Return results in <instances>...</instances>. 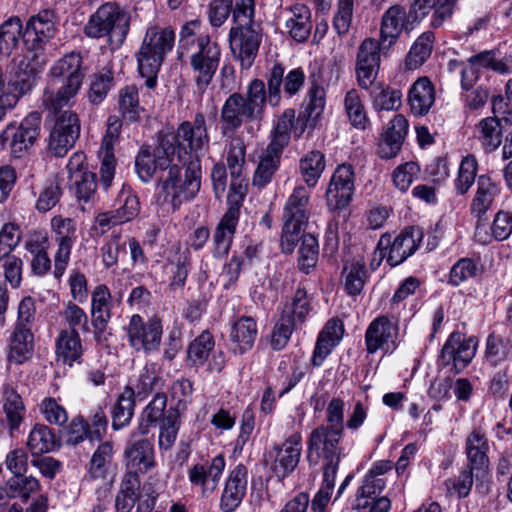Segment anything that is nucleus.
<instances>
[{
  "mask_svg": "<svg viewBox=\"0 0 512 512\" xmlns=\"http://www.w3.org/2000/svg\"><path fill=\"white\" fill-rule=\"evenodd\" d=\"M198 19L186 22L180 30L178 54L189 55V67L197 90L204 93L211 84L221 61V47L208 33H201Z\"/></svg>",
  "mask_w": 512,
  "mask_h": 512,
  "instance_id": "1",
  "label": "nucleus"
},
{
  "mask_svg": "<svg viewBox=\"0 0 512 512\" xmlns=\"http://www.w3.org/2000/svg\"><path fill=\"white\" fill-rule=\"evenodd\" d=\"M285 69L280 63H274L263 80L252 79L243 95V100L259 120L264 117L265 107H278L283 100H289L303 87L305 73L301 68L290 70L284 75Z\"/></svg>",
  "mask_w": 512,
  "mask_h": 512,
  "instance_id": "2",
  "label": "nucleus"
},
{
  "mask_svg": "<svg viewBox=\"0 0 512 512\" xmlns=\"http://www.w3.org/2000/svg\"><path fill=\"white\" fill-rule=\"evenodd\" d=\"M49 80L42 102L51 114H58L70 104L83 83L85 69L80 53L71 52L57 60L50 68Z\"/></svg>",
  "mask_w": 512,
  "mask_h": 512,
  "instance_id": "3",
  "label": "nucleus"
},
{
  "mask_svg": "<svg viewBox=\"0 0 512 512\" xmlns=\"http://www.w3.org/2000/svg\"><path fill=\"white\" fill-rule=\"evenodd\" d=\"M181 165H169L166 172L159 177L158 195L163 203L177 211L185 202L193 200L201 188V161L196 154H179Z\"/></svg>",
  "mask_w": 512,
  "mask_h": 512,
  "instance_id": "4",
  "label": "nucleus"
},
{
  "mask_svg": "<svg viewBox=\"0 0 512 512\" xmlns=\"http://www.w3.org/2000/svg\"><path fill=\"white\" fill-rule=\"evenodd\" d=\"M175 31L170 26L152 25L147 28L135 57L138 71L145 78V86L153 89L157 85L160 68L175 44Z\"/></svg>",
  "mask_w": 512,
  "mask_h": 512,
  "instance_id": "5",
  "label": "nucleus"
},
{
  "mask_svg": "<svg viewBox=\"0 0 512 512\" xmlns=\"http://www.w3.org/2000/svg\"><path fill=\"white\" fill-rule=\"evenodd\" d=\"M254 18L251 11L233 10L234 26L229 31V46L233 58L245 70L253 65L263 37L262 26Z\"/></svg>",
  "mask_w": 512,
  "mask_h": 512,
  "instance_id": "6",
  "label": "nucleus"
},
{
  "mask_svg": "<svg viewBox=\"0 0 512 512\" xmlns=\"http://www.w3.org/2000/svg\"><path fill=\"white\" fill-rule=\"evenodd\" d=\"M130 26L129 14L115 2L101 5L85 25L84 32L90 38L106 37L110 44H123Z\"/></svg>",
  "mask_w": 512,
  "mask_h": 512,
  "instance_id": "7",
  "label": "nucleus"
},
{
  "mask_svg": "<svg viewBox=\"0 0 512 512\" xmlns=\"http://www.w3.org/2000/svg\"><path fill=\"white\" fill-rule=\"evenodd\" d=\"M310 191L303 185L294 188L283 209L281 246L291 252L300 239L309 219Z\"/></svg>",
  "mask_w": 512,
  "mask_h": 512,
  "instance_id": "8",
  "label": "nucleus"
},
{
  "mask_svg": "<svg viewBox=\"0 0 512 512\" xmlns=\"http://www.w3.org/2000/svg\"><path fill=\"white\" fill-rule=\"evenodd\" d=\"M423 237L424 232L421 227L409 226L403 229L393 241L390 234L384 233L378 241L377 249L380 256L385 257L387 263L395 267L416 252Z\"/></svg>",
  "mask_w": 512,
  "mask_h": 512,
  "instance_id": "9",
  "label": "nucleus"
},
{
  "mask_svg": "<svg viewBox=\"0 0 512 512\" xmlns=\"http://www.w3.org/2000/svg\"><path fill=\"white\" fill-rule=\"evenodd\" d=\"M41 114L37 111L29 113L19 126L9 124L0 134V147L19 158L31 147L39 136Z\"/></svg>",
  "mask_w": 512,
  "mask_h": 512,
  "instance_id": "10",
  "label": "nucleus"
},
{
  "mask_svg": "<svg viewBox=\"0 0 512 512\" xmlns=\"http://www.w3.org/2000/svg\"><path fill=\"white\" fill-rule=\"evenodd\" d=\"M126 331L128 343L136 352L150 354L159 350L163 334L160 318L154 316L144 321L143 317L134 314Z\"/></svg>",
  "mask_w": 512,
  "mask_h": 512,
  "instance_id": "11",
  "label": "nucleus"
},
{
  "mask_svg": "<svg viewBox=\"0 0 512 512\" xmlns=\"http://www.w3.org/2000/svg\"><path fill=\"white\" fill-rule=\"evenodd\" d=\"M302 453V436L292 433L281 443H275L266 453V462L279 479L288 477L298 466Z\"/></svg>",
  "mask_w": 512,
  "mask_h": 512,
  "instance_id": "12",
  "label": "nucleus"
},
{
  "mask_svg": "<svg viewBox=\"0 0 512 512\" xmlns=\"http://www.w3.org/2000/svg\"><path fill=\"white\" fill-rule=\"evenodd\" d=\"M237 194L238 193H229V207L220 219L213 233L212 253L216 258L225 257L229 253L233 242V238L239 222L242 206L241 201L243 197L242 192H239V196Z\"/></svg>",
  "mask_w": 512,
  "mask_h": 512,
  "instance_id": "13",
  "label": "nucleus"
},
{
  "mask_svg": "<svg viewBox=\"0 0 512 512\" xmlns=\"http://www.w3.org/2000/svg\"><path fill=\"white\" fill-rule=\"evenodd\" d=\"M51 227L55 233V242L57 249L54 253L53 275L60 279L70 262L72 248L77 240L76 222L71 218L54 216L51 219Z\"/></svg>",
  "mask_w": 512,
  "mask_h": 512,
  "instance_id": "14",
  "label": "nucleus"
},
{
  "mask_svg": "<svg viewBox=\"0 0 512 512\" xmlns=\"http://www.w3.org/2000/svg\"><path fill=\"white\" fill-rule=\"evenodd\" d=\"M225 466L226 461L222 454L209 461L194 464L188 470L191 487L203 498L210 497L217 490Z\"/></svg>",
  "mask_w": 512,
  "mask_h": 512,
  "instance_id": "15",
  "label": "nucleus"
},
{
  "mask_svg": "<svg viewBox=\"0 0 512 512\" xmlns=\"http://www.w3.org/2000/svg\"><path fill=\"white\" fill-rule=\"evenodd\" d=\"M382 44L374 38L364 39L358 47L356 56V79L362 89H370L378 75L381 62Z\"/></svg>",
  "mask_w": 512,
  "mask_h": 512,
  "instance_id": "16",
  "label": "nucleus"
},
{
  "mask_svg": "<svg viewBox=\"0 0 512 512\" xmlns=\"http://www.w3.org/2000/svg\"><path fill=\"white\" fill-rule=\"evenodd\" d=\"M80 135V121L78 115L66 110L60 113L51 130L49 149L57 157H63L71 149Z\"/></svg>",
  "mask_w": 512,
  "mask_h": 512,
  "instance_id": "17",
  "label": "nucleus"
},
{
  "mask_svg": "<svg viewBox=\"0 0 512 512\" xmlns=\"http://www.w3.org/2000/svg\"><path fill=\"white\" fill-rule=\"evenodd\" d=\"M343 435L342 431L322 425L313 429L307 441L308 459L312 461L314 454L315 462L320 457L324 460L341 459L343 449L340 443Z\"/></svg>",
  "mask_w": 512,
  "mask_h": 512,
  "instance_id": "18",
  "label": "nucleus"
},
{
  "mask_svg": "<svg viewBox=\"0 0 512 512\" xmlns=\"http://www.w3.org/2000/svg\"><path fill=\"white\" fill-rule=\"evenodd\" d=\"M398 326L386 316H378L367 327L365 345L369 354L389 353L397 348Z\"/></svg>",
  "mask_w": 512,
  "mask_h": 512,
  "instance_id": "19",
  "label": "nucleus"
},
{
  "mask_svg": "<svg viewBox=\"0 0 512 512\" xmlns=\"http://www.w3.org/2000/svg\"><path fill=\"white\" fill-rule=\"evenodd\" d=\"M405 7L399 4L390 6L381 17L379 39L383 49L393 46L402 32H410L415 28Z\"/></svg>",
  "mask_w": 512,
  "mask_h": 512,
  "instance_id": "20",
  "label": "nucleus"
},
{
  "mask_svg": "<svg viewBox=\"0 0 512 512\" xmlns=\"http://www.w3.org/2000/svg\"><path fill=\"white\" fill-rule=\"evenodd\" d=\"M354 171L351 165H339L334 171L326 190L327 206L330 210L347 207L354 193Z\"/></svg>",
  "mask_w": 512,
  "mask_h": 512,
  "instance_id": "21",
  "label": "nucleus"
},
{
  "mask_svg": "<svg viewBox=\"0 0 512 512\" xmlns=\"http://www.w3.org/2000/svg\"><path fill=\"white\" fill-rule=\"evenodd\" d=\"M476 344L459 332L452 333L445 342L440 355L444 366H452L454 373H460L474 358Z\"/></svg>",
  "mask_w": 512,
  "mask_h": 512,
  "instance_id": "22",
  "label": "nucleus"
},
{
  "mask_svg": "<svg viewBox=\"0 0 512 512\" xmlns=\"http://www.w3.org/2000/svg\"><path fill=\"white\" fill-rule=\"evenodd\" d=\"M178 154H195L206 149L209 145V135L206 120L202 113H197L192 122L185 121L177 129Z\"/></svg>",
  "mask_w": 512,
  "mask_h": 512,
  "instance_id": "23",
  "label": "nucleus"
},
{
  "mask_svg": "<svg viewBox=\"0 0 512 512\" xmlns=\"http://www.w3.org/2000/svg\"><path fill=\"white\" fill-rule=\"evenodd\" d=\"M259 120L253 111L243 100V94L232 93L224 102L221 113V134L223 136L234 135L245 121Z\"/></svg>",
  "mask_w": 512,
  "mask_h": 512,
  "instance_id": "24",
  "label": "nucleus"
},
{
  "mask_svg": "<svg viewBox=\"0 0 512 512\" xmlns=\"http://www.w3.org/2000/svg\"><path fill=\"white\" fill-rule=\"evenodd\" d=\"M248 484L247 468L243 464L235 466L228 474L220 497L222 512H234L242 503Z\"/></svg>",
  "mask_w": 512,
  "mask_h": 512,
  "instance_id": "25",
  "label": "nucleus"
},
{
  "mask_svg": "<svg viewBox=\"0 0 512 512\" xmlns=\"http://www.w3.org/2000/svg\"><path fill=\"white\" fill-rule=\"evenodd\" d=\"M112 296L109 288L100 284L91 295V316L94 329V339L97 343L106 340L105 332L111 319Z\"/></svg>",
  "mask_w": 512,
  "mask_h": 512,
  "instance_id": "26",
  "label": "nucleus"
},
{
  "mask_svg": "<svg viewBox=\"0 0 512 512\" xmlns=\"http://www.w3.org/2000/svg\"><path fill=\"white\" fill-rule=\"evenodd\" d=\"M55 32L53 11L43 10L28 20L23 40L28 49L38 50L54 36Z\"/></svg>",
  "mask_w": 512,
  "mask_h": 512,
  "instance_id": "27",
  "label": "nucleus"
},
{
  "mask_svg": "<svg viewBox=\"0 0 512 512\" xmlns=\"http://www.w3.org/2000/svg\"><path fill=\"white\" fill-rule=\"evenodd\" d=\"M126 472L145 474L156 465L153 443L146 438L129 441L124 449Z\"/></svg>",
  "mask_w": 512,
  "mask_h": 512,
  "instance_id": "28",
  "label": "nucleus"
},
{
  "mask_svg": "<svg viewBox=\"0 0 512 512\" xmlns=\"http://www.w3.org/2000/svg\"><path fill=\"white\" fill-rule=\"evenodd\" d=\"M7 359L11 363L23 364L32 358L34 352V333L30 328L12 325L7 339Z\"/></svg>",
  "mask_w": 512,
  "mask_h": 512,
  "instance_id": "29",
  "label": "nucleus"
},
{
  "mask_svg": "<svg viewBox=\"0 0 512 512\" xmlns=\"http://www.w3.org/2000/svg\"><path fill=\"white\" fill-rule=\"evenodd\" d=\"M285 29L296 42L303 43L312 30L311 12L304 4H295L284 10Z\"/></svg>",
  "mask_w": 512,
  "mask_h": 512,
  "instance_id": "30",
  "label": "nucleus"
},
{
  "mask_svg": "<svg viewBox=\"0 0 512 512\" xmlns=\"http://www.w3.org/2000/svg\"><path fill=\"white\" fill-rule=\"evenodd\" d=\"M84 353L80 333L59 331L55 339V355L58 362L72 367L80 364Z\"/></svg>",
  "mask_w": 512,
  "mask_h": 512,
  "instance_id": "31",
  "label": "nucleus"
},
{
  "mask_svg": "<svg viewBox=\"0 0 512 512\" xmlns=\"http://www.w3.org/2000/svg\"><path fill=\"white\" fill-rule=\"evenodd\" d=\"M3 411L7 422V427L11 436L19 432L20 426L24 420L26 408L22 397L11 386L4 385L2 388Z\"/></svg>",
  "mask_w": 512,
  "mask_h": 512,
  "instance_id": "32",
  "label": "nucleus"
},
{
  "mask_svg": "<svg viewBox=\"0 0 512 512\" xmlns=\"http://www.w3.org/2000/svg\"><path fill=\"white\" fill-rule=\"evenodd\" d=\"M500 194V188L487 175H480L477 179V189L470 205L472 215L481 218L492 207Z\"/></svg>",
  "mask_w": 512,
  "mask_h": 512,
  "instance_id": "33",
  "label": "nucleus"
},
{
  "mask_svg": "<svg viewBox=\"0 0 512 512\" xmlns=\"http://www.w3.org/2000/svg\"><path fill=\"white\" fill-rule=\"evenodd\" d=\"M408 101L415 116L426 115L435 101V90L427 77L419 78L410 88Z\"/></svg>",
  "mask_w": 512,
  "mask_h": 512,
  "instance_id": "34",
  "label": "nucleus"
},
{
  "mask_svg": "<svg viewBox=\"0 0 512 512\" xmlns=\"http://www.w3.org/2000/svg\"><path fill=\"white\" fill-rule=\"evenodd\" d=\"M489 451L488 439L480 428H474L465 441V452L469 461L468 465L480 470L489 462L487 453Z\"/></svg>",
  "mask_w": 512,
  "mask_h": 512,
  "instance_id": "35",
  "label": "nucleus"
},
{
  "mask_svg": "<svg viewBox=\"0 0 512 512\" xmlns=\"http://www.w3.org/2000/svg\"><path fill=\"white\" fill-rule=\"evenodd\" d=\"M256 337L257 324L252 317L243 316L232 325L230 339L234 352L242 354L251 349Z\"/></svg>",
  "mask_w": 512,
  "mask_h": 512,
  "instance_id": "36",
  "label": "nucleus"
},
{
  "mask_svg": "<svg viewBox=\"0 0 512 512\" xmlns=\"http://www.w3.org/2000/svg\"><path fill=\"white\" fill-rule=\"evenodd\" d=\"M283 150L268 144L260 155L259 164L253 176V184L259 188L266 186L279 168Z\"/></svg>",
  "mask_w": 512,
  "mask_h": 512,
  "instance_id": "37",
  "label": "nucleus"
},
{
  "mask_svg": "<svg viewBox=\"0 0 512 512\" xmlns=\"http://www.w3.org/2000/svg\"><path fill=\"white\" fill-rule=\"evenodd\" d=\"M475 136L486 152L495 151L502 142L503 125L497 116L486 117L476 125Z\"/></svg>",
  "mask_w": 512,
  "mask_h": 512,
  "instance_id": "38",
  "label": "nucleus"
},
{
  "mask_svg": "<svg viewBox=\"0 0 512 512\" xmlns=\"http://www.w3.org/2000/svg\"><path fill=\"white\" fill-rule=\"evenodd\" d=\"M114 445L110 441L102 442L93 452L88 468V475L92 479H106L113 467Z\"/></svg>",
  "mask_w": 512,
  "mask_h": 512,
  "instance_id": "39",
  "label": "nucleus"
},
{
  "mask_svg": "<svg viewBox=\"0 0 512 512\" xmlns=\"http://www.w3.org/2000/svg\"><path fill=\"white\" fill-rule=\"evenodd\" d=\"M298 121L299 119L295 117V110L286 109L278 118L269 145L284 150L290 141L292 132L295 134V137H300L304 131V127H301L300 130L297 131L295 123Z\"/></svg>",
  "mask_w": 512,
  "mask_h": 512,
  "instance_id": "40",
  "label": "nucleus"
},
{
  "mask_svg": "<svg viewBox=\"0 0 512 512\" xmlns=\"http://www.w3.org/2000/svg\"><path fill=\"white\" fill-rule=\"evenodd\" d=\"M166 157H157L150 146H143L135 159V170L141 181L149 182L157 169L166 171L168 168Z\"/></svg>",
  "mask_w": 512,
  "mask_h": 512,
  "instance_id": "41",
  "label": "nucleus"
},
{
  "mask_svg": "<svg viewBox=\"0 0 512 512\" xmlns=\"http://www.w3.org/2000/svg\"><path fill=\"white\" fill-rule=\"evenodd\" d=\"M140 478L134 472H126L121 480L120 489L115 498L117 512H131L138 497Z\"/></svg>",
  "mask_w": 512,
  "mask_h": 512,
  "instance_id": "42",
  "label": "nucleus"
},
{
  "mask_svg": "<svg viewBox=\"0 0 512 512\" xmlns=\"http://www.w3.org/2000/svg\"><path fill=\"white\" fill-rule=\"evenodd\" d=\"M310 311L311 304L306 290L298 288L291 301L284 305L281 316L284 321L291 322L299 327L305 322Z\"/></svg>",
  "mask_w": 512,
  "mask_h": 512,
  "instance_id": "43",
  "label": "nucleus"
},
{
  "mask_svg": "<svg viewBox=\"0 0 512 512\" xmlns=\"http://www.w3.org/2000/svg\"><path fill=\"white\" fill-rule=\"evenodd\" d=\"M118 111L126 122H137L144 109L140 106L139 91L135 85H127L118 92Z\"/></svg>",
  "mask_w": 512,
  "mask_h": 512,
  "instance_id": "44",
  "label": "nucleus"
},
{
  "mask_svg": "<svg viewBox=\"0 0 512 512\" xmlns=\"http://www.w3.org/2000/svg\"><path fill=\"white\" fill-rule=\"evenodd\" d=\"M228 151H227V166L232 178L230 189L236 190V183L233 181L240 180L242 175L243 166L245 164L246 145L244 139L238 135H231Z\"/></svg>",
  "mask_w": 512,
  "mask_h": 512,
  "instance_id": "45",
  "label": "nucleus"
},
{
  "mask_svg": "<svg viewBox=\"0 0 512 512\" xmlns=\"http://www.w3.org/2000/svg\"><path fill=\"white\" fill-rule=\"evenodd\" d=\"M27 446L33 456L48 453L59 447L51 428L44 424H36L30 431Z\"/></svg>",
  "mask_w": 512,
  "mask_h": 512,
  "instance_id": "46",
  "label": "nucleus"
},
{
  "mask_svg": "<svg viewBox=\"0 0 512 512\" xmlns=\"http://www.w3.org/2000/svg\"><path fill=\"white\" fill-rule=\"evenodd\" d=\"M325 166V156L318 150L309 151L300 159L299 171L308 188L316 186Z\"/></svg>",
  "mask_w": 512,
  "mask_h": 512,
  "instance_id": "47",
  "label": "nucleus"
},
{
  "mask_svg": "<svg viewBox=\"0 0 512 512\" xmlns=\"http://www.w3.org/2000/svg\"><path fill=\"white\" fill-rule=\"evenodd\" d=\"M170 266V288L182 289L186 283L191 268V253L188 249L176 248L175 254L168 259Z\"/></svg>",
  "mask_w": 512,
  "mask_h": 512,
  "instance_id": "48",
  "label": "nucleus"
},
{
  "mask_svg": "<svg viewBox=\"0 0 512 512\" xmlns=\"http://www.w3.org/2000/svg\"><path fill=\"white\" fill-rule=\"evenodd\" d=\"M134 407V389L126 386L112 410V427L114 430H120L129 425L134 414Z\"/></svg>",
  "mask_w": 512,
  "mask_h": 512,
  "instance_id": "49",
  "label": "nucleus"
},
{
  "mask_svg": "<svg viewBox=\"0 0 512 512\" xmlns=\"http://www.w3.org/2000/svg\"><path fill=\"white\" fill-rule=\"evenodd\" d=\"M167 396L165 393H156L152 400L147 404L141 414V423L139 424V432L146 435L149 432V426H156L163 422L166 415Z\"/></svg>",
  "mask_w": 512,
  "mask_h": 512,
  "instance_id": "50",
  "label": "nucleus"
},
{
  "mask_svg": "<svg viewBox=\"0 0 512 512\" xmlns=\"http://www.w3.org/2000/svg\"><path fill=\"white\" fill-rule=\"evenodd\" d=\"M344 108L350 124L359 130H365L369 124V118L356 89H350L344 97Z\"/></svg>",
  "mask_w": 512,
  "mask_h": 512,
  "instance_id": "51",
  "label": "nucleus"
},
{
  "mask_svg": "<svg viewBox=\"0 0 512 512\" xmlns=\"http://www.w3.org/2000/svg\"><path fill=\"white\" fill-rule=\"evenodd\" d=\"M345 291L351 295H359L367 281L368 273L364 262L356 261L346 264L343 268Z\"/></svg>",
  "mask_w": 512,
  "mask_h": 512,
  "instance_id": "52",
  "label": "nucleus"
},
{
  "mask_svg": "<svg viewBox=\"0 0 512 512\" xmlns=\"http://www.w3.org/2000/svg\"><path fill=\"white\" fill-rule=\"evenodd\" d=\"M386 481L383 477H373L366 474L362 485L358 488L353 509L365 510L369 506V500L376 498L385 488Z\"/></svg>",
  "mask_w": 512,
  "mask_h": 512,
  "instance_id": "53",
  "label": "nucleus"
},
{
  "mask_svg": "<svg viewBox=\"0 0 512 512\" xmlns=\"http://www.w3.org/2000/svg\"><path fill=\"white\" fill-rule=\"evenodd\" d=\"M113 86L114 75L111 69L103 68L96 72L91 77L88 92L89 101L94 105L102 103Z\"/></svg>",
  "mask_w": 512,
  "mask_h": 512,
  "instance_id": "54",
  "label": "nucleus"
},
{
  "mask_svg": "<svg viewBox=\"0 0 512 512\" xmlns=\"http://www.w3.org/2000/svg\"><path fill=\"white\" fill-rule=\"evenodd\" d=\"M160 382L161 377L156 370L155 364H146L139 372L133 386H130L134 389V398L138 397L140 400L146 398L159 387Z\"/></svg>",
  "mask_w": 512,
  "mask_h": 512,
  "instance_id": "55",
  "label": "nucleus"
},
{
  "mask_svg": "<svg viewBox=\"0 0 512 512\" xmlns=\"http://www.w3.org/2000/svg\"><path fill=\"white\" fill-rule=\"evenodd\" d=\"M65 328L60 331L86 333L89 331V318L87 313L74 302H68L61 312Z\"/></svg>",
  "mask_w": 512,
  "mask_h": 512,
  "instance_id": "56",
  "label": "nucleus"
},
{
  "mask_svg": "<svg viewBox=\"0 0 512 512\" xmlns=\"http://www.w3.org/2000/svg\"><path fill=\"white\" fill-rule=\"evenodd\" d=\"M301 245L299 248V269L308 274L318 261L319 245L312 234H300Z\"/></svg>",
  "mask_w": 512,
  "mask_h": 512,
  "instance_id": "57",
  "label": "nucleus"
},
{
  "mask_svg": "<svg viewBox=\"0 0 512 512\" xmlns=\"http://www.w3.org/2000/svg\"><path fill=\"white\" fill-rule=\"evenodd\" d=\"M169 392L174 404L168 410H174L181 416L192 402L193 383L187 378H179L173 381Z\"/></svg>",
  "mask_w": 512,
  "mask_h": 512,
  "instance_id": "58",
  "label": "nucleus"
},
{
  "mask_svg": "<svg viewBox=\"0 0 512 512\" xmlns=\"http://www.w3.org/2000/svg\"><path fill=\"white\" fill-rule=\"evenodd\" d=\"M433 42L434 34L432 32H424L416 39L407 56V64L410 68H418L429 58Z\"/></svg>",
  "mask_w": 512,
  "mask_h": 512,
  "instance_id": "59",
  "label": "nucleus"
},
{
  "mask_svg": "<svg viewBox=\"0 0 512 512\" xmlns=\"http://www.w3.org/2000/svg\"><path fill=\"white\" fill-rule=\"evenodd\" d=\"M23 37L22 22L18 17H11L0 26V54H9Z\"/></svg>",
  "mask_w": 512,
  "mask_h": 512,
  "instance_id": "60",
  "label": "nucleus"
},
{
  "mask_svg": "<svg viewBox=\"0 0 512 512\" xmlns=\"http://www.w3.org/2000/svg\"><path fill=\"white\" fill-rule=\"evenodd\" d=\"M373 107L375 110L391 111L401 106L402 94L397 89L378 85L371 91Z\"/></svg>",
  "mask_w": 512,
  "mask_h": 512,
  "instance_id": "61",
  "label": "nucleus"
},
{
  "mask_svg": "<svg viewBox=\"0 0 512 512\" xmlns=\"http://www.w3.org/2000/svg\"><path fill=\"white\" fill-rule=\"evenodd\" d=\"M70 190L74 193L78 201L88 203L93 200L97 182L96 174L93 172H84V174L74 176V179L69 180Z\"/></svg>",
  "mask_w": 512,
  "mask_h": 512,
  "instance_id": "62",
  "label": "nucleus"
},
{
  "mask_svg": "<svg viewBox=\"0 0 512 512\" xmlns=\"http://www.w3.org/2000/svg\"><path fill=\"white\" fill-rule=\"evenodd\" d=\"M180 417L178 412L167 410L163 422L159 423L158 444L160 449L168 450L174 445L180 427Z\"/></svg>",
  "mask_w": 512,
  "mask_h": 512,
  "instance_id": "63",
  "label": "nucleus"
},
{
  "mask_svg": "<svg viewBox=\"0 0 512 512\" xmlns=\"http://www.w3.org/2000/svg\"><path fill=\"white\" fill-rule=\"evenodd\" d=\"M512 355V342L508 339L490 334L486 341V358L497 366Z\"/></svg>",
  "mask_w": 512,
  "mask_h": 512,
  "instance_id": "64",
  "label": "nucleus"
}]
</instances>
